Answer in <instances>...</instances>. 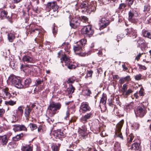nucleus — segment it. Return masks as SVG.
<instances>
[{
    "mask_svg": "<svg viewBox=\"0 0 151 151\" xmlns=\"http://www.w3.org/2000/svg\"><path fill=\"white\" fill-rule=\"evenodd\" d=\"M61 105L59 102H52L49 106L47 110V114L50 117H52L57 113L61 108Z\"/></svg>",
    "mask_w": 151,
    "mask_h": 151,
    "instance_id": "1",
    "label": "nucleus"
},
{
    "mask_svg": "<svg viewBox=\"0 0 151 151\" xmlns=\"http://www.w3.org/2000/svg\"><path fill=\"white\" fill-rule=\"evenodd\" d=\"M8 81L11 83L12 84L18 88H22L23 86L21 80L19 78L14 75H11L9 77Z\"/></svg>",
    "mask_w": 151,
    "mask_h": 151,
    "instance_id": "2",
    "label": "nucleus"
},
{
    "mask_svg": "<svg viewBox=\"0 0 151 151\" xmlns=\"http://www.w3.org/2000/svg\"><path fill=\"white\" fill-rule=\"evenodd\" d=\"M136 116L140 117H143L147 112L146 109L139 105L134 111Z\"/></svg>",
    "mask_w": 151,
    "mask_h": 151,
    "instance_id": "3",
    "label": "nucleus"
},
{
    "mask_svg": "<svg viewBox=\"0 0 151 151\" xmlns=\"http://www.w3.org/2000/svg\"><path fill=\"white\" fill-rule=\"evenodd\" d=\"M128 19L129 21L133 23H136L137 19L136 18L138 15V13L135 10H131L128 12Z\"/></svg>",
    "mask_w": 151,
    "mask_h": 151,
    "instance_id": "4",
    "label": "nucleus"
},
{
    "mask_svg": "<svg viewBox=\"0 0 151 151\" xmlns=\"http://www.w3.org/2000/svg\"><path fill=\"white\" fill-rule=\"evenodd\" d=\"M47 6L48 8L51 9L50 11L54 13L53 14V15L54 16V15L55 16L58 12V6L57 5L56 2L55 1L48 2L47 4Z\"/></svg>",
    "mask_w": 151,
    "mask_h": 151,
    "instance_id": "5",
    "label": "nucleus"
},
{
    "mask_svg": "<svg viewBox=\"0 0 151 151\" xmlns=\"http://www.w3.org/2000/svg\"><path fill=\"white\" fill-rule=\"evenodd\" d=\"M86 42V40L85 39H81L79 42H77L76 45L73 46L74 51L76 52L82 50Z\"/></svg>",
    "mask_w": 151,
    "mask_h": 151,
    "instance_id": "6",
    "label": "nucleus"
},
{
    "mask_svg": "<svg viewBox=\"0 0 151 151\" xmlns=\"http://www.w3.org/2000/svg\"><path fill=\"white\" fill-rule=\"evenodd\" d=\"M81 19V17L78 16H73L72 19L70 21V26L75 29L79 25Z\"/></svg>",
    "mask_w": 151,
    "mask_h": 151,
    "instance_id": "7",
    "label": "nucleus"
},
{
    "mask_svg": "<svg viewBox=\"0 0 151 151\" xmlns=\"http://www.w3.org/2000/svg\"><path fill=\"white\" fill-rule=\"evenodd\" d=\"M124 122L123 120H122L116 125L115 134L114 135L116 137H119L122 139H123V138L121 132V130L123 124Z\"/></svg>",
    "mask_w": 151,
    "mask_h": 151,
    "instance_id": "8",
    "label": "nucleus"
},
{
    "mask_svg": "<svg viewBox=\"0 0 151 151\" xmlns=\"http://www.w3.org/2000/svg\"><path fill=\"white\" fill-rule=\"evenodd\" d=\"M81 33L83 35L86 34L89 37L91 36L94 33V31L92 29L90 25L85 26L81 30Z\"/></svg>",
    "mask_w": 151,
    "mask_h": 151,
    "instance_id": "9",
    "label": "nucleus"
},
{
    "mask_svg": "<svg viewBox=\"0 0 151 151\" xmlns=\"http://www.w3.org/2000/svg\"><path fill=\"white\" fill-rule=\"evenodd\" d=\"M53 134L56 139L60 140H62L63 138L65 136V132L61 129H58L54 131Z\"/></svg>",
    "mask_w": 151,
    "mask_h": 151,
    "instance_id": "10",
    "label": "nucleus"
},
{
    "mask_svg": "<svg viewBox=\"0 0 151 151\" xmlns=\"http://www.w3.org/2000/svg\"><path fill=\"white\" fill-rule=\"evenodd\" d=\"M80 109L83 113L90 111L91 110V108L87 102L82 103L80 105Z\"/></svg>",
    "mask_w": 151,
    "mask_h": 151,
    "instance_id": "11",
    "label": "nucleus"
},
{
    "mask_svg": "<svg viewBox=\"0 0 151 151\" xmlns=\"http://www.w3.org/2000/svg\"><path fill=\"white\" fill-rule=\"evenodd\" d=\"M76 5H78L79 8L83 9L82 10V12H86V11H87L88 4L86 1H83L82 2L76 4Z\"/></svg>",
    "mask_w": 151,
    "mask_h": 151,
    "instance_id": "12",
    "label": "nucleus"
},
{
    "mask_svg": "<svg viewBox=\"0 0 151 151\" xmlns=\"http://www.w3.org/2000/svg\"><path fill=\"white\" fill-rule=\"evenodd\" d=\"M125 31L127 32V34H126L128 35L133 38H135L137 36V31L132 28H128L126 29Z\"/></svg>",
    "mask_w": 151,
    "mask_h": 151,
    "instance_id": "13",
    "label": "nucleus"
},
{
    "mask_svg": "<svg viewBox=\"0 0 151 151\" xmlns=\"http://www.w3.org/2000/svg\"><path fill=\"white\" fill-rule=\"evenodd\" d=\"M99 22L100 29L105 28L109 24V21L105 17L102 18Z\"/></svg>",
    "mask_w": 151,
    "mask_h": 151,
    "instance_id": "14",
    "label": "nucleus"
},
{
    "mask_svg": "<svg viewBox=\"0 0 151 151\" xmlns=\"http://www.w3.org/2000/svg\"><path fill=\"white\" fill-rule=\"evenodd\" d=\"M22 60L24 63H33L35 62L32 56L31 55H26L23 56Z\"/></svg>",
    "mask_w": 151,
    "mask_h": 151,
    "instance_id": "15",
    "label": "nucleus"
},
{
    "mask_svg": "<svg viewBox=\"0 0 151 151\" xmlns=\"http://www.w3.org/2000/svg\"><path fill=\"white\" fill-rule=\"evenodd\" d=\"M92 112L86 113L85 115L82 116L80 119V121L83 123H85L87 122V120L90 119L92 116Z\"/></svg>",
    "mask_w": 151,
    "mask_h": 151,
    "instance_id": "16",
    "label": "nucleus"
},
{
    "mask_svg": "<svg viewBox=\"0 0 151 151\" xmlns=\"http://www.w3.org/2000/svg\"><path fill=\"white\" fill-rule=\"evenodd\" d=\"M12 96V94L9 92L8 89L6 88L2 90V93L0 96L3 98L9 99L11 98Z\"/></svg>",
    "mask_w": 151,
    "mask_h": 151,
    "instance_id": "17",
    "label": "nucleus"
},
{
    "mask_svg": "<svg viewBox=\"0 0 151 151\" xmlns=\"http://www.w3.org/2000/svg\"><path fill=\"white\" fill-rule=\"evenodd\" d=\"M96 10V4L94 3H92L88 6V10L86 11V12L89 13L91 12H94Z\"/></svg>",
    "mask_w": 151,
    "mask_h": 151,
    "instance_id": "18",
    "label": "nucleus"
},
{
    "mask_svg": "<svg viewBox=\"0 0 151 151\" xmlns=\"http://www.w3.org/2000/svg\"><path fill=\"white\" fill-rule=\"evenodd\" d=\"M8 141V140L6 135L0 136V145L4 146L6 145Z\"/></svg>",
    "mask_w": 151,
    "mask_h": 151,
    "instance_id": "19",
    "label": "nucleus"
},
{
    "mask_svg": "<svg viewBox=\"0 0 151 151\" xmlns=\"http://www.w3.org/2000/svg\"><path fill=\"white\" fill-rule=\"evenodd\" d=\"M79 132L80 134L83 137V138L86 139V137L88 135L86 128L85 127H82V128L79 131Z\"/></svg>",
    "mask_w": 151,
    "mask_h": 151,
    "instance_id": "20",
    "label": "nucleus"
},
{
    "mask_svg": "<svg viewBox=\"0 0 151 151\" xmlns=\"http://www.w3.org/2000/svg\"><path fill=\"white\" fill-rule=\"evenodd\" d=\"M22 151H32V147L29 145H24L22 146Z\"/></svg>",
    "mask_w": 151,
    "mask_h": 151,
    "instance_id": "21",
    "label": "nucleus"
},
{
    "mask_svg": "<svg viewBox=\"0 0 151 151\" xmlns=\"http://www.w3.org/2000/svg\"><path fill=\"white\" fill-rule=\"evenodd\" d=\"M133 103L131 102L125 106L124 109L127 112H131L133 110Z\"/></svg>",
    "mask_w": 151,
    "mask_h": 151,
    "instance_id": "22",
    "label": "nucleus"
},
{
    "mask_svg": "<svg viewBox=\"0 0 151 151\" xmlns=\"http://www.w3.org/2000/svg\"><path fill=\"white\" fill-rule=\"evenodd\" d=\"M107 104L109 106L110 109H112L115 106V101H114V99L112 98L108 99Z\"/></svg>",
    "mask_w": 151,
    "mask_h": 151,
    "instance_id": "23",
    "label": "nucleus"
},
{
    "mask_svg": "<svg viewBox=\"0 0 151 151\" xmlns=\"http://www.w3.org/2000/svg\"><path fill=\"white\" fill-rule=\"evenodd\" d=\"M23 106H19L17 110L15 111L16 112L15 114V116H17L19 115H22L23 113Z\"/></svg>",
    "mask_w": 151,
    "mask_h": 151,
    "instance_id": "24",
    "label": "nucleus"
},
{
    "mask_svg": "<svg viewBox=\"0 0 151 151\" xmlns=\"http://www.w3.org/2000/svg\"><path fill=\"white\" fill-rule=\"evenodd\" d=\"M143 37L151 39V32L147 30H143L142 32Z\"/></svg>",
    "mask_w": 151,
    "mask_h": 151,
    "instance_id": "25",
    "label": "nucleus"
},
{
    "mask_svg": "<svg viewBox=\"0 0 151 151\" xmlns=\"http://www.w3.org/2000/svg\"><path fill=\"white\" fill-rule=\"evenodd\" d=\"M31 82V80L30 78H27L24 81V84H22V85L23 86V88H25L29 87Z\"/></svg>",
    "mask_w": 151,
    "mask_h": 151,
    "instance_id": "26",
    "label": "nucleus"
},
{
    "mask_svg": "<svg viewBox=\"0 0 151 151\" xmlns=\"http://www.w3.org/2000/svg\"><path fill=\"white\" fill-rule=\"evenodd\" d=\"M32 109L29 107L26 108L24 111V115L27 119L29 117V114L32 111Z\"/></svg>",
    "mask_w": 151,
    "mask_h": 151,
    "instance_id": "27",
    "label": "nucleus"
},
{
    "mask_svg": "<svg viewBox=\"0 0 151 151\" xmlns=\"http://www.w3.org/2000/svg\"><path fill=\"white\" fill-rule=\"evenodd\" d=\"M113 149L114 151H121L122 149L120 144L118 142H116L114 144Z\"/></svg>",
    "mask_w": 151,
    "mask_h": 151,
    "instance_id": "28",
    "label": "nucleus"
},
{
    "mask_svg": "<svg viewBox=\"0 0 151 151\" xmlns=\"http://www.w3.org/2000/svg\"><path fill=\"white\" fill-rule=\"evenodd\" d=\"M62 61H63L65 63V65L70 61L69 57L65 54L62 55V58H60Z\"/></svg>",
    "mask_w": 151,
    "mask_h": 151,
    "instance_id": "29",
    "label": "nucleus"
},
{
    "mask_svg": "<svg viewBox=\"0 0 151 151\" xmlns=\"http://www.w3.org/2000/svg\"><path fill=\"white\" fill-rule=\"evenodd\" d=\"M139 145L137 143L135 142L132 145L131 149L132 150H138L139 148Z\"/></svg>",
    "mask_w": 151,
    "mask_h": 151,
    "instance_id": "30",
    "label": "nucleus"
},
{
    "mask_svg": "<svg viewBox=\"0 0 151 151\" xmlns=\"http://www.w3.org/2000/svg\"><path fill=\"white\" fill-rule=\"evenodd\" d=\"M76 145L77 144L76 143L72 142L71 145L70 144L69 146V148L67 149V151H73V149L76 148Z\"/></svg>",
    "mask_w": 151,
    "mask_h": 151,
    "instance_id": "31",
    "label": "nucleus"
},
{
    "mask_svg": "<svg viewBox=\"0 0 151 151\" xmlns=\"http://www.w3.org/2000/svg\"><path fill=\"white\" fill-rule=\"evenodd\" d=\"M75 90V88L72 84H69V87L68 88L67 91L69 94H72Z\"/></svg>",
    "mask_w": 151,
    "mask_h": 151,
    "instance_id": "32",
    "label": "nucleus"
},
{
    "mask_svg": "<svg viewBox=\"0 0 151 151\" xmlns=\"http://www.w3.org/2000/svg\"><path fill=\"white\" fill-rule=\"evenodd\" d=\"M8 39L11 42H12L15 38L14 35L11 33H8L7 34Z\"/></svg>",
    "mask_w": 151,
    "mask_h": 151,
    "instance_id": "33",
    "label": "nucleus"
},
{
    "mask_svg": "<svg viewBox=\"0 0 151 151\" xmlns=\"http://www.w3.org/2000/svg\"><path fill=\"white\" fill-rule=\"evenodd\" d=\"M82 92L84 96H90V94L91 93V90L88 88L83 90Z\"/></svg>",
    "mask_w": 151,
    "mask_h": 151,
    "instance_id": "34",
    "label": "nucleus"
},
{
    "mask_svg": "<svg viewBox=\"0 0 151 151\" xmlns=\"http://www.w3.org/2000/svg\"><path fill=\"white\" fill-rule=\"evenodd\" d=\"M148 104L149 103L147 99L144 101H143L139 105L147 109V106Z\"/></svg>",
    "mask_w": 151,
    "mask_h": 151,
    "instance_id": "35",
    "label": "nucleus"
},
{
    "mask_svg": "<svg viewBox=\"0 0 151 151\" xmlns=\"http://www.w3.org/2000/svg\"><path fill=\"white\" fill-rule=\"evenodd\" d=\"M61 47H62V48L64 47V49L65 51L67 52L69 51V49L70 48V46H69V43H68L64 42L62 44Z\"/></svg>",
    "mask_w": 151,
    "mask_h": 151,
    "instance_id": "36",
    "label": "nucleus"
},
{
    "mask_svg": "<svg viewBox=\"0 0 151 151\" xmlns=\"http://www.w3.org/2000/svg\"><path fill=\"white\" fill-rule=\"evenodd\" d=\"M65 65L67 66V68L70 69H74L76 67L75 65H73L72 63L70 62V61Z\"/></svg>",
    "mask_w": 151,
    "mask_h": 151,
    "instance_id": "37",
    "label": "nucleus"
},
{
    "mask_svg": "<svg viewBox=\"0 0 151 151\" xmlns=\"http://www.w3.org/2000/svg\"><path fill=\"white\" fill-rule=\"evenodd\" d=\"M106 96L104 95H102V97L101 98L100 101V103L102 104L103 105L106 104Z\"/></svg>",
    "mask_w": 151,
    "mask_h": 151,
    "instance_id": "38",
    "label": "nucleus"
},
{
    "mask_svg": "<svg viewBox=\"0 0 151 151\" xmlns=\"http://www.w3.org/2000/svg\"><path fill=\"white\" fill-rule=\"evenodd\" d=\"M0 12H1V16L2 18H4L6 17L7 14V12L5 10H2L0 9Z\"/></svg>",
    "mask_w": 151,
    "mask_h": 151,
    "instance_id": "39",
    "label": "nucleus"
},
{
    "mask_svg": "<svg viewBox=\"0 0 151 151\" xmlns=\"http://www.w3.org/2000/svg\"><path fill=\"white\" fill-rule=\"evenodd\" d=\"M114 99V101H115V104H116L119 106L121 105V102L119 100V97L118 96H116L114 98H112Z\"/></svg>",
    "mask_w": 151,
    "mask_h": 151,
    "instance_id": "40",
    "label": "nucleus"
},
{
    "mask_svg": "<svg viewBox=\"0 0 151 151\" xmlns=\"http://www.w3.org/2000/svg\"><path fill=\"white\" fill-rule=\"evenodd\" d=\"M28 127H29L32 131L36 129L37 128V125L35 124L30 123L28 125Z\"/></svg>",
    "mask_w": 151,
    "mask_h": 151,
    "instance_id": "41",
    "label": "nucleus"
},
{
    "mask_svg": "<svg viewBox=\"0 0 151 151\" xmlns=\"http://www.w3.org/2000/svg\"><path fill=\"white\" fill-rule=\"evenodd\" d=\"M23 136L22 133L17 134L16 136L13 137V139L14 141H17L19 140L20 138Z\"/></svg>",
    "mask_w": 151,
    "mask_h": 151,
    "instance_id": "42",
    "label": "nucleus"
},
{
    "mask_svg": "<svg viewBox=\"0 0 151 151\" xmlns=\"http://www.w3.org/2000/svg\"><path fill=\"white\" fill-rule=\"evenodd\" d=\"M60 145L58 144V145L55 144L53 145L52 147V148L53 151H59L60 146Z\"/></svg>",
    "mask_w": 151,
    "mask_h": 151,
    "instance_id": "43",
    "label": "nucleus"
},
{
    "mask_svg": "<svg viewBox=\"0 0 151 151\" xmlns=\"http://www.w3.org/2000/svg\"><path fill=\"white\" fill-rule=\"evenodd\" d=\"M5 104L7 105L13 106L16 104V101L10 100L8 101H5Z\"/></svg>",
    "mask_w": 151,
    "mask_h": 151,
    "instance_id": "44",
    "label": "nucleus"
},
{
    "mask_svg": "<svg viewBox=\"0 0 151 151\" xmlns=\"http://www.w3.org/2000/svg\"><path fill=\"white\" fill-rule=\"evenodd\" d=\"M135 41L137 42V47H139L144 42L143 39L140 38H139L138 40L137 39Z\"/></svg>",
    "mask_w": 151,
    "mask_h": 151,
    "instance_id": "45",
    "label": "nucleus"
},
{
    "mask_svg": "<svg viewBox=\"0 0 151 151\" xmlns=\"http://www.w3.org/2000/svg\"><path fill=\"white\" fill-rule=\"evenodd\" d=\"M144 22H145L146 24L151 23V16H149L146 17Z\"/></svg>",
    "mask_w": 151,
    "mask_h": 151,
    "instance_id": "46",
    "label": "nucleus"
},
{
    "mask_svg": "<svg viewBox=\"0 0 151 151\" xmlns=\"http://www.w3.org/2000/svg\"><path fill=\"white\" fill-rule=\"evenodd\" d=\"M93 73V71L92 70H87V73L86 75L85 76L86 78H88V77H91Z\"/></svg>",
    "mask_w": 151,
    "mask_h": 151,
    "instance_id": "47",
    "label": "nucleus"
},
{
    "mask_svg": "<svg viewBox=\"0 0 151 151\" xmlns=\"http://www.w3.org/2000/svg\"><path fill=\"white\" fill-rule=\"evenodd\" d=\"M66 116H65L64 119H67V118H68L70 115L69 111L68 109V107L66 110L65 111Z\"/></svg>",
    "mask_w": 151,
    "mask_h": 151,
    "instance_id": "48",
    "label": "nucleus"
},
{
    "mask_svg": "<svg viewBox=\"0 0 151 151\" xmlns=\"http://www.w3.org/2000/svg\"><path fill=\"white\" fill-rule=\"evenodd\" d=\"M52 33L54 35H55L57 33L58 28L56 26H54L52 29Z\"/></svg>",
    "mask_w": 151,
    "mask_h": 151,
    "instance_id": "49",
    "label": "nucleus"
},
{
    "mask_svg": "<svg viewBox=\"0 0 151 151\" xmlns=\"http://www.w3.org/2000/svg\"><path fill=\"white\" fill-rule=\"evenodd\" d=\"M127 87L126 84H124L123 85V87L122 89V92L124 94L127 90Z\"/></svg>",
    "mask_w": 151,
    "mask_h": 151,
    "instance_id": "50",
    "label": "nucleus"
},
{
    "mask_svg": "<svg viewBox=\"0 0 151 151\" xmlns=\"http://www.w3.org/2000/svg\"><path fill=\"white\" fill-rule=\"evenodd\" d=\"M142 75L140 74H139L134 76V78L136 80L138 81L142 79Z\"/></svg>",
    "mask_w": 151,
    "mask_h": 151,
    "instance_id": "51",
    "label": "nucleus"
},
{
    "mask_svg": "<svg viewBox=\"0 0 151 151\" xmlns=\"http://www.w3.org/2000/svg\"><path fill=\"white\" fill-rule=\"evenodd\" d=\"M29 32L30 33L32 32H35L37 34H39L40 32V30L37 28H35L34 29H32L31 30H30Z\"/></svg>",
    "mask_w": 151,
    "mask_h": 151,
    "instance_id": "52",
    "label": "nucleus"
},
{
    "mask_svg": "<svg viewBox=\"0 0 151 151\" xmlns=\"http://www.w3.org/2000/svg\"><path fill=\"white\" fill-rule=\"evenodd\" d=\"M132 127L134 129H139V124L138 123L135 122L133 124Z\"/></svg>",
    "mask_w": 151,
    "mask_h": 151,
    "instance_id": "53",
    "label": "nucleus"
},
{
    "mask_svg": "<svg viewBox=\"0 0 151 151\" xmlns=\"http://www.w3.org/2000/svg\"><path fill=\"white\" fill-rule=\"evenodd\" d=\"M133 91L131 89H129L127 90L123 94L126 96H128Z\"/></svg>",
    "mask_w": 151,
    "mask_h": 151,
    "instance_id": "54",
    "label": "nucleus"
},
{
    "mask_svg": "<svg viewBox=\"0 0 151 151\" xmlns=\"http://www.w3.org/2000/svg\"><path fill=\"white\" fill-rule=\"evenodd\" d=\"M150 6L149 5H146L144 6V12H147L150 10Z\"/></svg>",
    "mask_w": 151,
    "mask_h": 151,
    "instance_id": "55",
    "label": "nucleus"
},
{
    "mask_svg": "<svg viewBox=\"0 0 151 151\" xmlns=\"http://www.w3.org/2000/svg\"><path fill=\"white\" fill-rule=\"evenodd\" d=\"M147 47V45L143 42L140 46L139 47L141 48L142 50L145 49Z\"/></svg>",
    "mask_w": 151,
    "mask_h": 151,
    "instance_id": "56",
    "label": "nucleus"
},
{
    "mask_svg": "<svg viewBox=\"0 0 151 151\" xmlns=\"http://www.w3.org/2000/svg\"><path fill=\"white\" fill-rule=\"evenodd\" d=\"M14 127L13 129L15 131H19V125L14 124L13 125Z\"/></svg>",
    "mask_w": 151,
    "mask_h": 151,
    "instance_id": "57",
    "label": "nucleus"
},
{
    "mask_svg": "<svg viewBox=\"0 0 151 151\" xmlns=\"http://www.w3.org/2000/svg\"><path fill=\"white\" fill-rule=\"evenodd\" d=\"M32 9L35 13H38L39 12V11L38 9V7L37 6H36L35 7L33 6Z\"/></svg>",
    "mask_w": 151,
    "mask_h": 151,
    "instance_id": "58",
    "label": "nucleus"
},
{
    "mask_svg": "<svg viewBox=\"0 0 151 151\" xmlns=\"http://www.w3.org/2000/svg\"><path fill=\"white\" fill-rule=\"evenodd\" d=\"M137 65L140 69L145 70L147 69L146 67L144 65H143L139 64H137Z\"/></svg>",
    "mask_w": 151,
    "mask_h": 151,
    "instance_id": "59",
    "label": "nucleus"
},
{
    "mask_svg": "<svg viewBox=\"0 0 151 151\" xmlns=\"http://www.w3.org/2000/svg\"><path fill=\"white\" fill-rule=\"evenodd\" d=\"M126 6V5L124 3H122L119 6L118 9H123Z\"/></svg>",
    "mask_w": 151,
    "mask_h": 151,
    "instance_id": "60",
    "label": "nucleus"
},
{
    "mask_svg": "<svg viewBox=\"0 0 151 151\" xmlns=\"http://www.w3.org/2000/svg\"><path fill=\"white\" fill-rule=\"evenodd\" d=\"M75 80L73 79L72 78H69L68 79L67 82L68 83H72L74 82Z\"/></svg>",
    "mask_w": 151,
    "mask_h": 151,
    "instance_id": "61",
    "label": "nucleus"
},
{
    "mask_svg": "<svg viewBox=\"0 0 151 151\" xmlns=\"http://www.w3.org/2000/svg\"><path fill=\"white\" fill-rule=\"evenodd\" d=\"M144 90L143 88H141L139 93L140 96H144Z\"/></svg>",
    "mask_w": 151,
    "mask_h": 151,
    "instance_id": "62",
    "label": "nucleus"
},
{
    "mask_svg": "<svg viewBox=\"0 0 151 151\" xmlns=\"http://www.w3.org/2000/svg\"><path fill=\"white\" fill-rule=\"evenodd\" d=\"M5 113V110L3 109H0V117H2Z\"/></svg>",
    "mask_w": 151,
    "mask_h": 151,
    "instance_id": "63",
    "label": "nucleus"
},
{
    "mask_svg": "<svg viewBox=\"0 0 151 151\" xmlns=\"http://www.w3.org/2000/svg\"><path fill=\"white\" fill-rule=\"evenodd\" d=\"M43 82V80H37L36 81V85L37 86L40 84L42 83Z\"/></svg>",
    "mask_w": 151,
    "mask_h": 151,
    "instance_id": "64",
    "label": "nucleus"
}]
</instances>
